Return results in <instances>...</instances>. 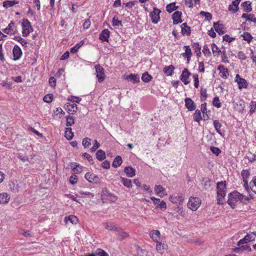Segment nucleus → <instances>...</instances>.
Instances as JSON below:
<instances>
[{
	"instance_id": "obj_1",
	"label": "nucleus",
	"mask_w": 256,
	"mask_h": 256,
	"mask_svg": "<svg viewBox=\"0 0 256 256\" xmlns=\"http://www.w3.org/2000/svg\"><path fill=\"white\" fill-rule=\"evenodd\" d=\"M226 181L219 182L216 184L217 200L219 204H223L224 202L226 192Z\"/></svg>"
},
{
	"instance_id": "obj_2",
	"label": "nucleus",
	"mask_w": 256,
	"mask_h": 256,
	"mask_svg": "<svg viewBox=\"0 0 256 256\" xmlns=\"http://www.w3.org/2000/svg\"><path fill=\"white\" fill-rule=\"evenodd\" d=\"M239 200L243 202V197L240 196L239 192H233L229 194L227 202L232 208H234L236 204Z\"/></svg>"
},
{
	"instance_id": "obj_3",
	"label": "nucleus",
	"mask_w": 256,
	"mask_h": 256,
	"mask_svg": "<svg viewBox=\"0 0 256 256\" xmlns=\"http://www.w3.org/2000/svg\"><path fill=\"white\" fill-rule=\"evenodd\" d=\"M201 204V200L198 198H190L188 202V207L193 211H195L200 206Z\"/></svg>"
},
{
	"instance_id": "obj_4",
	"label": "nucleus",
	"mask_w": 256,
	"mask_h": 256,
	"mask_svg": "<svg viewBox=\"0 0 256 256\" xmlns=\"http://www.w3.org/2000/svg\"><path fill=\"white\" fill-rule=\"evenodd\" d=\"M22 28V34L24 36H27L32 30L30 23L28 19L23 20Z\"/></svg>"
},
{
	"instance_id": "obj_5",
	"label": "nucleus",
	"mask_w": 256,
	"mask_h": 256,
	"mask_svg": "<svg viewBox=\"0 0 256 256\" xmlns=\"http://www.w3.org/2000/svg\"><path fill=\"white\" fill-rule=\"evenodd\" d=\"M84 178L90 182L96 184H100L101 182V179L94 174L88 172L85 174Z\"/></svg>"
},
{
	"instance_id": "obj_6",
	"label": "nucleus",
	"mask_w": 256,
	"mask_h": 256,
	"mask_svg": "<svg viewBox=\"0 0 256 256\" xmlns=\"http://www.w3.org/2000/svg\"><path fill=\"white\" fill-rule=\"evenodd\" d=\"M161 12L160 10L154 8V10L150 13V16L152 18V22L157 24L160 20V14Z\"/></svg>"
},
{
	"instance_id": "obj_7",
	"label": "nucleus",
	"mask_w": 256,
	"mask_h": 256,
	"mask_svg": "<svg viewBox=\"0 0 256 256\" xmlns=\"http://www.w3.org/2000/svg\"><path fill=\"white\" fill-rule=\"evenodd\" d=\"M96 72L97 73L96 76L99 82H102L104 80V68L100 64H97L95 66Z\"/></svg>"
},
{
	"instance_id": "obj_8",
	"label": "nucleus",
	"mask_w": 256,
	"mask_h": 256,
	"mask_svg": "<svg viewBox=\"0 0 256 256\" xmlns=\"http://www.w3.org/2000/svg\"><path fill=\"white\" fill-rule=\"evenodd\" d=\"M15 24L14 22L12 21L8 26L2 30L4 33L10 35H13L16 33V30L14 26Z\"/></svg>"
},
{
	"instance_id": "obj_9",
	"label": "nucleus",
	"mask_w": 256,
	"mask_h": 256,
	"mask_svg": "<svg viewBox=\"0 0 256 256\" xmlns=\"http://www.w3.org/2000/svg\"><path fill=\"white\" fill-rule=\"evenodd\" d=\"M250 175V172L248 170H244L241 172V176L244 183V186L246 190V188H248L250 184H248V178H249Z\"/></svg>"
},
{
	"instance_id": "obj_10",
	"label": "nucleus",
	"mask_w": 256,
	"mask_h": 256,
	"mask_svg": "<svg viewBox=\"0 0 256 256\" xmlns=\"http://www.w3.org/2000/svg\"><path fill=\"white\" fill-rule=\"evenodd\" d=\"M235 81L238 82L240 89L247 87L246 81L244 78H241L238 74L235 77Z\"/></svg>"
},
{
	"instance_id": "obj_11",
	"label": "nucleus",
	"mask_w": 256,
	"mask_h": 256,
	"mask_svg": "<svg viewBox=\"0 0 256 256\" xmlns=\"http://www.w3.org/2000/svg\"><path fill=\"white\" fill-rule=\"evenodd\" d=\"M182 12L179 11H176L173 14L172 18L173 20V24H177L182 22Z\"/></svg>"
},
{
	"instance_id": "obj_12",
	"label": "nucleus",
	"mask_w": 256,
	"mask_h": 256,
	"mask_svg": "<svg viewBox=\"0 0 256 256\" xmlns=\"http://www.w3.org/2000/svg\"><path fill=\"white\" fill-rule=\"evenodd\" d=\"M190 73L188 71V69L185 68L180 76V80L184 83V84H188L190 82L188 80Z\"/></svg>"
},
{
	"instance_id": "obj_13",
	"label": "nucleus",
	"mask_w": 256,
	"mask_h": 256,
	"mask_svg": "<svg viewBox=\"0 0 256 256\" xmlns=\"http://www.w3.org/2000/svg\"><path fill=\"white\" fill-rule=\"evenodd\" d=\"M22 54L20 48L17 45L14 46L13 48L14 60H19Z\"/></svg>"
},
{
	"instance_id": "obj_14",
	"label": "nucleus",
	"mask_w": 256,
	"mask_h": 256,
	"mask_svg": "<svg viewBox=\"0 0 256 256\" xmlns=\"http://www.w3.org/2000/svg\"><path fill=\"white\" fill-rule=\"evenodd\" d=\"M110 32L108 29H104L100 34L99 38L102 42H108Z\"/></svg>"
},
{
	"instance_id": "obj_15",
	"label": "nucleus",
	"mask_w": 256,
	"mask_h": 256,
	"mask_svg": "<svg viewBox=\"0 0 256 256\" xmlns=\"http://www.w3.org/2000/svg\"><path fill=\"white\" fill-rule=\"evenodd\" d=\"M124 78L133 83H137L140 82V76L138 74H130L128 76H124Z\"/></svg>"
},
{
	"instance_id": "obj_16",
	"label": "nucleus",
	"mask_w": 256,
	"mask_h": 256,
	"mask_svg": "<svg viewBox=\"0 0 256 256\" xmlns=\"http://www.w3.org/2000/svg\"><path fill=\"white\" fill-rule=\"evenodd\" d=\"M185 105L186 108L190 111H192L195 110L196 106L194 102L190 98H186L185 99Z\"/></svg>"
},
{
	"instance_id": "obj_17",
	"label": "nucleus",
	"mask_w": 256,
	"mask_h": 256,
	"mask_svg": "<svg viewBox=\"0 0 256 256\" xmlns=\"http://www.w3.org/2000/svg\"><path fill=\"white\" fill-rule=\"evenodd\" d=\"M246 190L248 192L252 190L256 194V176H254L250 182L248 188H246Z\"/></svg>"
},
{
	"instance_id": "obj_18",
	"label": "nucleus",
	"mask_w": 256,
	"mask_h": 256,
	"mask_svg": "<svg viewBox=\"0 0 256 256\" xmlns=\"http://www.w3.org/2000/svg\"><path fill=\"white\" fill-rule=\"evenodd\" d=\"M150 238L156 242H158L160 240V232L158 230H153L150 232Z\"/></svg>"
},
{
	"instance_id": "obj_19",
	"label": "nucleus",
	"mask_w": 256,
	"mask_h": 256,
	"mask_svg": "<svg viewBox=\"0 0 256 256\" xmlns=\"http://www.w3.org/2000/svg\"><path fill=\"white\" fill-rule=\"evenodd\" d=\"M182 34V35H186L188 36L190 34V27L188 26L186 23H183L181 26Z\"/></svg>"
},
{
	"instance_id": "obj_20",
	"label": "nucleus",
	"mask_w": 256,
	"mask_h": 256,
	"mask_svg": "<svg viewBox=\"0 0 256 256\" xmlns=\"http://www.w3.org/2000/svg\"><path fill=\"white\" fill-rule=\"evenodd\" d=\"M214 27L215 29V30L219 34H224V25L222 24H220L219 22H217L214 23Z\"/></svg>"
},
{
	"instance_id": "obj_21",
	"label": "nucleus",
	"mask_w": 256,
	"mask_h": 256,
	"mask_svg": "<svg viewBox=\"0 0 256 256\" xmlns=\"http://www.w3.org/2000/svg\"><path fill=\"white\" fill-rule=\"evenodd\" d=\"M124 172L126 173V176L130 178H132L136 174L135 170L130 166H126L124 168Z\"/></svg>"
},
{
	"instance_id": "obj_22",
	"label": "nucleus",
	"mask_w": 256,
	"mask_h": 256,
	"mask_svg": "<svg viewBox=\"0 0 256 256\" xmlns=\"http://www.w3.org/2000/svg\"><path fill=\"white\" fill-rule=\"evenodd\" d=\"M154 190L160 196H163L167 194L166 189L160 185L156 186Z\"/></svg>"
},
{
	"instance_id": "obj_23",
	"label": "nucleus",
	"mask_w": 256,
	"mask_h": 256,
	"mask_svg": "<svg viewBox=\"0 0 256 256\" xmlns=\"http://www.w3.org/2000/svg\"><path fill=\"white\" fill-rule=\"evenodd\" d=\"M117 232H118V234H117L118 238L120 240H124V238L128 237V236H129L128 234L126 232H124L120 227L118 228V230H117Z\"/></svg>"
},
{
	"instance_id": "obj_24",
	"label": "nucleus",
	"mask_w": 256,
	"mask_h": 256,
	"mask_svg": "<svg viewBox=\"0 0 256 256\" xmlns=\"http://www.w3.org/2000/svg\"><path fill=\"white\" fill-rule=\"evenodd\" d=\"M103 194L104 196L110 197V200L112 202H115L117 200V197L106 188L103 190Z\"/></svg>"
},
{
	"instance_id": "obj_25",
	"label": "nucleus",
	"mask_w": 256,
	"mask_h": 256,
	"mask_svg": "<svg viewBox=\"0 0 256 256\" xmlns=\"http://www.w3.org/2000/svg\"><path fill=\"white\" fill-rule=\"evenodd\" d=\"M84 256H109L108 254L104 250L102 249H98L95 253L89 255H84Z\"/></svg>"
},
{
	"instance_id": "obj_26",
	"label": "nucleus",
	"mask_w": 256,
	"mask_h": 256,
	"mask_svg": "<svg viewBox=\"0 0 256 256\" xmlns=\"http://www.w3.org/2000/svg\"><path fill=\"white\" fill-rule=\"evenodd\" d=\"M174 67L172 65L166 66L163 69L164 72L168 76H172L174 72Z\"/></svg>"
},
{
	"instance_id": "obj_27",
	"label": "nucleus",
	"mask_w": 256,
	"mask_h": 256,
	"mask_svg": "<svg viewBox=\"0 0 256 256\" xmlns=\"http://www.w3.org/2000/svg\"><path fill=\"white\" fill-rule=\"evenodd\" d=\"M122 162V158L120 156H117L112 162V166L114 168L120 166Z\"/></svg>"
},
{
	"instance_id": "obj_28",
	"label": "nucleus",
	"mask_w": 256,
	"mask_h": 256,
	"mask_svg": "<svg viewBox=\"0 0 256 256\" xmlns=\"http://www.w3.org/2000/svg\"><path fill=\"white\" fill-rule=\"evenodd\" d=\"M185 52L183 53V56L187 58L188 62H189L190 57L192 56L191 49L188 46H184Z\"/></svg>"
},
{
	"instance_id": "obj_29",
	"label": "nucleus",
	"mask_w": 256,
	"mask_h": 256,
	"mask_svg": "<svg viewBox=\"0 0 256 256\" xmlns=\"http://www.w3.org/2000/svg\"><path fill=\"white\" fill-rule=\"evenodd\" d=\"M10 197L7 193L0 194V204H6L8 202Z\"/></svg>"
},
{
	"instance_id": "obj_30",
	"label": "nucleus",
	"mask_w": 256,
	"mask_h": 256,
	"mask_svg": "<svg viewBox=\"0 0 256 256\" xmlns=\"http://www.w3.org/2000/svg\"><path fill=\"white\" fill-rule=\"evenodd\" d=\"M96 158L100 161L103 160L106 158L104 151L102 150H98L96 152Z\"/></svg>"
},
{
	"instance_id": "obj_31",
	"label": "nucleus",
	"mask_w": 256,
	"mask_h": 256,
	"mask_svg": "<svg viewBox=\"0 0 256 256\" xmlns=\"http://www.w3.org/2000/svg\"><path fill=\"white\" fill-rule=\"evenodd\" d=\"M251 240H252L251 236L249 234H247L242 239H241L238 242V245L240 246L241 244H246Z\"/></svg>"
},
{
	"instance_id": "obj_32",
	"label": "nucleus",
	"mask_w": 256,
	"mask_h": 256,
	"mask_svg": "<svg viewBox=\"0 0 256 256\" xmlns=\"http://www.w3.org/2000/svg\"><path fill=\"white\" fill-rule=\"evenodd\" d=\"M251 2L249 1H246L242 2L241 4V6L244 8V11L246 12H250L252 10V8L251 7Z\"/></svg>"
},
{
	"instance_id": "obj_33",
	"label": "nucleus",
	"mask_w": 256,
	"mask_h": 256,
	"mask_svg": "<svg viewBox=\"0 0 256 256\" xmlns=\"http://www.w3.org/2000/svg\"><path fill=\"white\" fill-rule=\"evenodd\" d=\"M218 69L220 70V73L222 74V76L226 78L228 74V70L223 65H220L218 66Z\"/></svg>"
},
{
	"instance_id": "obj_34",
	"label": "nucleus",
	"mask_w": 256,
	"mask_h": 256,
	"mask_svg": "<svg viewBox=\"0 0 256 256\" xmlns=\"http://www.w3.org/2000/svg\"><path fill=\"white\" fill-rule=\"evenodd\" d=\"M74 136V133L72 132V128H68L66 129L65 137L68 140H71Z\"/></svg>"
},
{
	"instance_id": "obj_35",
	"label": "nucleus",
	"mask_w": 256,
	"mask_h": 256,
	"mask_svg": "<svg viewBox=\"0 0 256 256\" xmlns=\"http://www.w3.org/2000/svg\"><path fill=\"white\" fill-rule=\"evenodd\" d=\"M178 8V6H176V3L172 2L168 4L166 6V10L169 13H171L172 12L176 10Z\"/></svg>"
},
{
	"instance_id": "obj_36",
	"label": "nucleus",
	"mask_w": 256,
	"mask_h": 256,
	"mask_svg": "<svg viewBox=\"0 0 256 256\" xmlns=\"http://www.w3.org/2000/svg\"><path fill=\"white\" fill-rule=\"evenodd\" d=\"M64 220L66 223L68 222V221H70L72 224H76L78 222V218L76 216L71 215L68 217H66L64 218Z\"/></svg>"
},
{
	"instance_id": "obj_37",
	"label": "nucleus",
	"mask_w": 256,
	"mask_h": 256,
	"mask_svg": "<svg viewBox=\"0 0 256 256\" xmlns=\"http://www.w3.org/2000/svg\"><path fill=\"white\" fill-rule=\"evenodd\" d=\"M18 4V2L15 0H6L3 2V6L6 8L12 7Z\"/></svg>"
},
{
	"instance_id": "obj_38",
	"label": "nucleus",
	"mask_w": 256,
	"mask_h": 256,
	"mask_svg": "<svg viewBox=\"0 0 256 256\" xmlns=\"http://www.w3.org/2000/svg\"><path fill=\"white\" fill-rule=\"evenodd\" d=\"M194 120L200 123V121L202 120L200 110H196L194 114Z\"/></svg>"
},
{
	"instance_id": "obj_39",
	"label": "nucleus",
	"mask_w": 256,
	"mask_h": 256,
	"mask_svg": "<svg viewBox=\"0 0 256 256\" xmlns=\"http://www.w3.org/2000/svg\"><path fill=\"white\" fill-rule=\"evenodd\" d=\"M152 76L149 74L148 72H144L142 76V80L145 82H150L152 80Z\"/></svg>"
},
{
	"instance_id": "obj_40",
	"label": "nucleus",
	"mask_w": 256,
	"mask_h": 256,
	"mask_svg": "<svg viewBox=\"0 0 256 256\" xmlns=\"http://www.w3.org/2000/svg\"><path fill=\"white\" fill-rule=\"evenodd\" d=\"M254 14H243L242 16V18H246V20L254 22H256V18H254Z\"/></svg>"
},
{
	"instance_id": "obj_41",
	"label": "nucleus",
	"mask_w": 256,
	"mask_h": 256,
	"mask_svg": "<svg viewBox=\"0 0 256 256\" xmlns=\"http://www.w3.org/2000/svg\"><path fill=\"white\" fill-rule=\"evenodd\" d=\"M214 127L216 130V132L221 136H223L222 133L220 132V128L222 126V125L220 124V122L217 120H214Z\"/></svg>"
},
{
	"instance_id": "obj_42",
	"label": "nucleus",
	"mask_w": 256,
	"mask_h": 256,
	"mask_svg": "<svg viewBox=\"0 0 256 256\" xmlns=\"http://www.w3.org/2000/svg\"><path fill=\"white\" fill-rule=\"evenodd\" d=\"M122 182L124 186L128 188H130L132 187V183L130 180L126 178H122Z\"/></svg>"
},
{
	"instance_id": "obj_43",
	"label": "nucleus",
	"mask_w": 256,
	"mask_h": 256,
	"mask_svg": "<svg viewBox=\"0 0 256 256\" xmlns=\"http://www.w3.org/2000/svg\"><path fill=\"white\" fill-rule=\"evenodd\" d=\"M192 48L194 49L195 52L196 53V54L198 56H200L201 55L200 49L201 47L200 44L198 43H194L192 45Z\"/></svg>"
},
{
	"instance_id": "obj_44",
	"label": "nucleus",
	"mask_w": 256,
	"mask_h": 256,
	"mask_svg": "<svg viewBox=\"0 0 256 256\" xmlns=\"http://www.w3.org/2000/svg\"><path fill=\"white\" fill-rule=\"evenodd\" d=\"M68 110L69 112H71L72 114H74L78 110L77 106L76 104H69L67 106Z\"/></svg>"
},
{
	"instance_id": "obj_45",
	"label": "nucleus",
	"mask_w": 256,
	"mask_h": 256,
	"mask_svg": "<svg viewBox=\"0 0 256 256\" xmlns=\"http://www.w3.org/2000/svg\"><path fill=\"white\" fill-rule=\"evenodd\" d=\"M92 139L88 138H85L83 139L82 144L84 148H89L91 145Z\"/></svg>"
},
{
	"instance_id": "obj_46",
	"label": "nucleus",
	"mask_w": 256,
	"mask_h": 256,
	"mask_svg": "<svg viewBox=\"0 0 256 256\" xmlns=\"http://www.w3.org/2000/svg\"><path fill=\"white\" fill-rule=\"evenodd\" d=\"M105 228L108 230L117 231L119 227L113 224H106Z\"/></svg>"
},
{
	"instance_id": "obj_47",
	"label": "nucleus",
	"mask_w": 256,
	"mask_h": 256,
	"mask_svg": "<svg viewBox=\"0 0 256 256\" xmlns=\"http://www.w3.org/2000/svg\"><path fill=\"white\" fill-rule=\"evenodd\" d=\"M211 47L212 52L215 56H218L220 52L222 53V52L218 49V47L214 43L212 44Z\"/></svg>"
},
{
	"instance_id": "obj_48",
	"label": "nucleus",
	"mask_w": 256,
	"mask_h": 256,
	"mask_svg": "<svg viewBox=\"0 0 256 256\" xmlns=\"http://www.w3.org/2000/svg\"><path fill=\"white\" fill-rule=\"evenodd\" d=\"M156 249L157 251L161 254L163 253L164 250V244H162L160 242H156Z\"/></svg>"
},
{
	"instance_id": "obj_49",
	"label": "nucleus",
	"mask_w": 256,
	"mask_h": 256,
	"mask_svg": "<svg viewBox=\"0 0 256 256\" xmlns=\"http://www.w3.org/2000/svg\"><path fill=\"white\" fill-rule=\"evenodd\" d=\"M83 44H84L83 41H81L80 43L76 44L74 47H72L70 49V52L72 53H74V54L76 52H78V50L82 46Z\"/></svg>"
},
{
	"instance_id": "obj_50",
	"label": "nucleus",
	"mask_w": 256,
	"mask_h": 256,
	"mask_svg": "<svg viewBox=\"0 0 256 256\" xmlns=\"http://www.w3.org/2000/svg\"><path fill=\"white\" fill-rule=\"evenodd\" d=\"M66 126H70L73 125L74 123V118L73 116H68L66 117Z\"/></svg>"
},
{
	"instance_id": "obj_51",
	"label": "nucleus",
	"mask_w": 256,
	"mask_h": 256,
	"mask_svg": "<svg viewBox=\"0 0 256 256\" xmlns=\"http://www.w3.org/2000/svg\"><path fill=\"white\" fill-rule=\"evenodd\" d=\"M14 40L20 42L22 46H26L28 44V42L20 36H15L14 38Z\"/></svg>"
},
{
	"instance_id": "obj_52",
	"label": "nucleus",
	"mask_w": 256,
	"mask_h": 256,
	"mask_svg": "<svg viewBox=\"0 0 256 256\" xmlns=\"http://www.w3.org/2000/svg\"><path fill=\"white\" fill-rule=\"evenodd\" d=\"M207 90L206 88H202L200 90V98L202 101H204L207 98Z\"/></svg>"
},
{
	"instance_id": "obj_53",
	"label": "nucleus",
	"mask_w": 256,
	"mask_h": 256,
	"mask_svg": "<svg viewBox=\"0 0 256 256\" xmlns=\"http://www.w3.org/2000/svg\"><path fill=\"white\" fill-rule=\"evenodd\" d=\"M112 25L114 26H122V22L118 20V18L117 16H114L112 19Z\"/></svg>"
},
{
	"instance_id": "obj_54",
	"label": "nucleus",
	"mask_w": 256,
	"mask_h": 256,
	"mask_svg": "<svg viewBox=\"0 0 256 256\" xmlns=\"http://www.w3.org/2000/svg\"><path fill=\"white\" fill-rule=\"evenodd\" d=\"M200 16H204L206 20H210L212 19V15L208 12L202 11L200 12Z\"/></svg>"
},
{
	"instance_id": "obj_55",
	"label": "nucleus",
	"mask_w": 256,
	"mask_h": 256,
	"mask_svg": "<svg viewBox=\"0 0 256 256\" xmlns=\"http://www.w3.org/2000/svg\"><path fill=\"white\" fill-rule=\"evenodd\" d=\"M244 40L246 41H247L248 42H250L252 40V36L248 32H244L242 35Z\"/></svg>"
},
{
	"instance_id": "obj_56",
	"label": "nucleus",
	"mask_w": 256,
	"mask_h": 256,
	"mask_svg": "<svg viewBox=\"0 0 256 256\" xmlns=\"http://www.w3.org/2000/svg\"><path fill=\"white\" fill-rule=\"evenodd\" d=\"M100 146V144L99 142L97 140H94V146L90 148V152H94Z\"/></svg>"
},
{
	"instance_id": "obj_57",
	"label": "nucleus",
	"mask_w": 256,
	"mask_h": 256,
	"mask_svg": "<svg viewBox=\"0 0 256 256\" xmlns=\"http://www.w3.org/2000/svg\"><path fill=\"white\" fill-rule=\"evenodd\" d=\"M212 103L214 106L217 108H220L221 107V103L220 102L218 97H214V98Z\"/></svg>"
},
{
	"instance_id": "obj_58",
	"label": "nucleus",
	"mask_w": 256,
	"mask_h": 256,
	"mask_svg": "<svg viewBox=\"0 0 256 256\" xmlns=\"http://www.w3.org/2000/svg\"><path fill=\"white\" fill-rule=\"evenodd\" d=\"M78 178L75 174L72 175L69 179L70 182L72 184H74L77 183Z\"/></svg>"
},
{
	"instance_id": "obj_59",
	"label": "nucleus",
	"mask_w": 256,
	"mask_h": 256,
	"mask_svg": "<svg viewBox=\"0 0 256 256\" xmlns=\"http://www.w3.org/2000/svg\"><path fill=\"white\" fill-rule=\"evenodd\" d=\"M53 96L51 94H47L44 97L43 100L44 102L50 103L52 100Z\"/></svg>"
},
{
	"instance_id": "obj_60",
	"label": "nucleus",
	"mask_w": 256,
	"mask_h": 256,
	"mask_svg": "<svg viewBox=\"0 0 256 256\" xmlns=\"http://www.w3.org/2000/svg\"><path fill=\"white\" fill-rule=\"evenodd\" d=\"M210 150L212 151V152L213 154H215L216 156H218L221 152L220 150L216 147L211 146L210 148Z\"/></svg>"
},
{
	"instance_id": "obj_61",
	"label": "nucleus",
	"mask_w": 256,
	"mask_h": 256,
	"mask_svg": "<svg viewBox=\"0 0 256 256\" xmlns=\"http://www.w3.org/2000/svg\"><path fill=\"white\" fill-rule=\"evenodd\" d=\"M202 52L205 56H210L211 52L207 45H204L203 48Z\"/></svg>"
},
{
	"instance_id": "obj_62",
	"label": "nucleus",
	"mask_w": 256,
	"mask_h": 256,
	"mask_svg": "<svg viewBox=\"0 0 256 256\" xmlns=\"http://www.w3.org/2000/svg\"><path fill=\"white\" fill-rule=\"evenodd\" d=\"M79 166V164L76 162H72L70 164L71 168H72V170L74 172H80V171L78 170L76 168Z\"/></svg>"
},
{
	"instance_id": "obj_63",
	"label": "nucleus",
	"mask_w": 256,
	"mask_h": 256,
	"mask_svg": "<svg viewBox=\"0 0 256 256\" xmlns=\"http://www.w3.org/2000/svg\"><path fill=\"white\" fill-rule=\"evenodd\" d=\"M256 108V102H255L252 101L250 102V114H252L255 111Z\"/></svg>"
},
{
	"instance_id": "obj_64",
	"label": "nucleus",
	"mask_w": 256,
	"mask_h": 256,
	"mask_svg": "<svg viewBox=\"0 0 256 256\" xmlns=\"http://www.w3.org/2000/svg\"><path fill=\"white\" fill-rule=\"evenodd\" d=\"M238 57L239 59L242 60H245L247 58L246 56L243 52H239L238 54Z\"/></svg>"
}]
</instances>
